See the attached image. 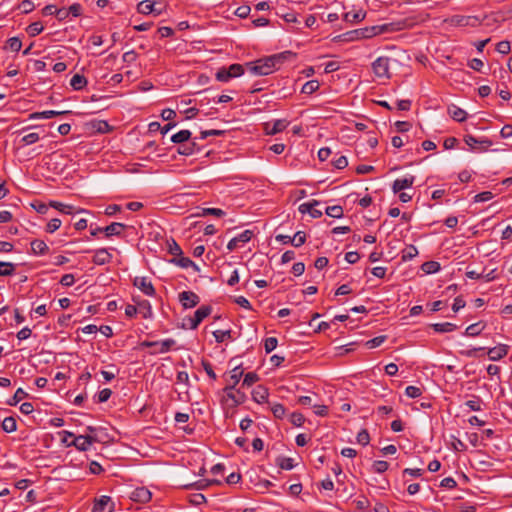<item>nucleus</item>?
Returning a JSON list of instances; mask_svg holds the SVG:
<instances>
[{"label": "nucleus", "mask_w": 512, "mask_h": 512, "mask_svg": "<svg viewBox=\"0 0 512 512\" xmlns=\"http://www.w3.org/2000/svg\"><path fill=\"white\" fill-rule=\"evenodd\" d=\"M292 55V52L285 51L268 57L260 58L256 61L248 62L245 64V67L253 75L266 76L277 70L279 66Z\"/></svg>", "instance_id": "obj_1"}, {"label": "nucleus", "mask_w": 512, "mask_h": 512, "mask_svg": "<svg viewBox=\"0 0 512 512\" xmlns=\"http://www.w3.org/2000/svg\"><path fill=\"white\" fill-rule=\"evenodd\" d=\"M224 396L222 398V403H227L229 400L232 402L231 407H237L238 405H241L246 400V395L241 390H236L234 392V386H226L223 389Z\"/></svg>", "instance_id": "obj_2"}, {"label": "nucleus", "mask_w": 512, "mask_h": 512, "mask_svg": "<svg viewBox=\"0 0 512 512\" xmlns=\"http://www.w3.org/2000/svg\"><path fill=\"white\" fill-rule=\"evenodd\" d=\"M372 70L375 76L379 78H390V59L388 57H378L372 63Z\"/></svg>", "instance_id": "obj_3"}, {"label": "nucleus", "mask_w": 512, "mask_h": 512, "mask_svg": "<svg viewBox=\"0 0 512 512\" xmlns=\"http://www.w3.org/2000/svg\"><path fill=\"white\" fill-rule=\"evenodd\" d=\"M173 345H175L174 339H165L162 341H144L141 343V346L143 347L154 348V350L150 352L151 354L166 353L171 349Z\"/></svg>", "instance_id": "obj_4"}, {"label": "nucleus", "mask_w": 512, "mask_h": 512, "mask_svg": "<svg viewBox=\"0 0 512 512\" xmlns=\"http://www.w3.org/2000/svg\"><path fill=\"white\" fill-rule=\"evenodd\" d=\"M212 312V307L209 306V305H203L201 307H199L195 313H194V317L192 318H189L188 321H189V328L190 329H196L199 324L206 318L208 317Z\"/></svg>", "instance_id": "obj_5"}, {"label": "nucleus", "mask_w": 512, "mask_h": 512, "mask_svg": "<svg viewBox=\"0 0 512 512\" xmlns=\"http://www.w3.org/2000/svg\"><path fill=\"white\" fill-rule=\"evenodd\" d=\"M179 301L184 309H189L197 306L200 302V298L192 291H183L179 294Z\"/></svg>", "instance_id": "obj_6"}, {"label": "nucleus", "mask_w": 512, "mask_h": 512, "mask_svg": "<svg viewBox=\"0 0 512 512\" xmlns=\"http://www.w3.org/2000/svg\"><path fill=\"white\" fill-rule=\"evenodd\" d=\"M95 442H100V440L98 438H92L91 434H86L74 437L72 445L80 451H87Z\"/></svg>", "instance_id": "obj_7"}, {"label": "nucleus", "mask_w": 512, "mask_h": 512, "mask_svg": "<svg viewBox=\"0 0 512 512\" xmlns=\"http://www.w3.org/2000/svg\"><path fill=\"white\" fill-rule=\"evenodd\" d=\"M133 285L141 290L147 296L155 295V288L147 277H135Z\"/></svg>", "instance_id": "obj_8"}, {"label": "nucleus", "mask_w": 512, "mask_h": 512, "mask_svg": "<svg viewBox=\"0 0 512 512\" xmlns=\"http://www.w3.org/2000/svg\"><path fill=\"white\" fill-rule=\"evenodd\" d=\"M253 237V231L252 230H245L242 233H240L238 236L232 238L228 244L227 249L229 251H233L236 248L239 247L240 244H245L251 240Z\"/></svg>", "instance_id": "obj_9"}, {"label": "nucleus", "mask_w": 512, "mask_h": 512, "mask_svg": "<svg viewBox=\"0 0 512 512\" xmlns=\"http://www.w3.org/2000/svg\"><path fill=\"white\" fill-rule=\"evenodd\" d=\"M450 22L457 26H472L476 27L480 24L478 17L476 16H463L455 15L451 18Z\"/></svg>", "instance_id": "obj_10"}, {"label": "nucleus", "mask_w": 512, "mask_h": 512, "mask_svg": "<svg viewBox=\"0 0 512 512\" xmlns=\"http://www.w3.org/2000/svg\"><path fill=\"white\" fill-rule=\"evenodd\" d=\"M112 254L106 248H100L95 250L92 262L95 265H105L112 261Z\"/></svg>", "instance_id": "obj_11"}, {"label": "nucleus", "mask_w": 512, "mask_h": 512, "mask_svg": "<svg viewBox=\"0 0 512 512\" xmlns=\"http://www.w3.org/2000/svg\"><path fill=\"white\" fill-rule=\"evenodd\" d=\"M289 122L286 119H278L273 123H265V131L267 135H275L287 128Z\"/></svg>", "instance_id": "obj_12"}, {"label": "nucleus", "mask_w": 512, "mask_h": 512, "mask_svg": "<svg viewBox=\"0 0 512 512\" xmlns=\"http://www.w3.org/2000/svg\"><path fill=\"white\" fill-rule=\"evenodd\" d=\"M509 351V346L506 344H499L493 348H489L487 355L491 361H498L504 358Z\"/></svg>", "instance_id": "obj_13"}, {"label": "nucleus", "mask_w": 512, "mask_h": 512, "mask_svg": "<svg viewBox=\"0 0 512 512\" xmlns=\"http://www.w3.org/2000/svg\"><path fill=\"white\" fill-rule=\"evenodd\" d=\"M318 204L319 201L313 200L311 202L302 203L298 209L302 214L309 213L313 218H320L322 216V211L315 208Z\"/></svg>", "instance_id": "obj_14"}, {"label": "nucleus", "mask_w": 512, "mask_h": 512, "mask_svg": "<svg viewBox=\"0 0 512 512\" xmlns=\"http://www.w3.org/2000/svg\"><path fill=\"white\" fill-rule=\"evenodd\" d=\"M415 181V176L405 177L403 179H396L392 184V191L394 193H399L404 189L410 188Z\"/></svg>", "instance_id": "obj_15"}, {"label": "nucleus", "mask_w": 512, "mask_h": 512, "mask_svg": "<svg viewBox=\"0 0 512 512\" xmlns=\"http://www.w3.org/2000/svg\"><path fill=\"white\" fill-rule=\"evenodd\" d=\"M169 263H172L181 268L192 267L194 271H199L198 265L195 262H193L190 258L184 257L183 254L178 257H173L172 259L169 260Z\"/></svg>", "instance_id": "obj_16"}, {"label": "nucleus", "mask_w": 512, "mask_h": 512, "mask_svg": "<svg viewBox=\"0 0 512 512\" xmlns=\"http://www.w3.org/2000/svg\"><path fill=\"white\" fill-rule=\"evenodd\" d=\"M151 497L152 494L147 488L139 487L132 492L131 499L136 502L146 503L150 501Z\"/></svg>", "instance_id": "obj_17"}, {"label": "nucleus", "mask_w": 512, "mask_h": 512, "mask_svg": "<svg viewBox=\"0 0 512 512\" xmlns=\"http://www.w3.org/2000/svg\"><path fill=\"white\" fill-rule=\"evenodd\" d=\"M126 228V225L119 222H113L110 225L103 228V233L107 238L112 236H119L122 234L123 230Z\"/></svg>", "instance_id": "obj_18"}, {"label": "nucleus", "mask_w": 512, "mask_h": 512, "mask_svg": "<svg viewBox=\"0 0 512 512\" xmlns=\"http://www.w3.org/2000/svg\"><path fill=\"white\" fill-rule=\"evenodd\" d=\"M137 11L141 14L155 13L156 15L161 14V10L155 8V2L150 0L141 1L137 5Z\"/></svg>", "instance_id": "obj_19"}, {"label": "nucleus", "mask_w": 512, "mask_h": 512, "mask_svg": "<svg viewBox=\"0 0 512 512\" xmlns=\"http://www.w3.org/2000/svg\"><path fill=\"white\" fill-rule=\"evenodd\" d=\"M268 396H269L268 389L266 387H264L263 385H258L252 391L253 400L259 404L267 402Z\"/></svg>", "instance_id": "obj_20"}, {"label": "nucleus", "mask_w": 512, "mask_h": 512, "mask_svg": "<svg viewBox=\"0 0 512 512\" xmlns=\"http://www.w3.org/2000/svg\"><path fill=\"white\" fill-rule=\"evenodd\" d=\"M199 150H200V148L198 147L197 143L195 141H191V142L184 143L181 146H179L177 149V152H178V154L183 155V156H190Z\"/></svg>", "instance_id": "obj_21"}, {"label": "nucleus", "mask_w": 512, "mask_h": 512, "mask_svg": "<svg viewBox=\"0 0 512 512\" xmlns=\"http://www.w3.org/2000/svg\"><path fill=\"white\" fill-rule=\"evenodd\" d=\"M486 327V324L482 321L469 325L464 332V335L469 337H475L481 334Z\"/></svg>", "instance_id": "obj_22"}, {"label": "nucleus", "mask_w": 512, "mask_h": 512, "mask_svg": "<svg viewBox=\"0 0 512 512\" xmlns=\"http://www.w3.org/2000/svg\"><path fill=\"white\" fill-rule=\"evenodd\" d=\"M47 244L40 239H35L31 242V251L36 255H44L48 252Z\"/></svg>", "instance_id": "obj_23"}, {"label": "nucleus", "mask_w": 512, "mask_h": 512, "mask_svg": "<svg viewBox=\"0 0 512 512\" xmlns=\"http://www.w3.org/2000/svg\"><path fill=\"white\" fill-rule=\"evenodd\" d=\"M17 430V420L13 415L6 416L2 420V431L11 433Z\"/></svg>", "instance_id": "obj_24"}, {"label": "nucleus", "mask_w": 512, "mask_h": 512, "mask_svg": "<svg viewBox=\"0 0 512 512\" xmlns=\"http://www.w3.org/2000/svg\"><path fill=\"white\" fill-rule=\"evenodd\" d=\"M431 328L438 333H448L457 329V326L450 322L434 323L430 325Z\"/></svg>", "instance_id": "obj_25"}, {"label": "nucleus", "mask_w": 512, "mask_h": 512, "mask_svg": "<svg viewBox=\"0 0 512 512\" xmlns=\"http://www.w3.org/2000/svg\"><path fill=\"white\" fill-rule=\"evenodd\" d=\"M366 12L358 10L356 12H347L344 14V20L349 23H357L364 20Z\"/></svg>", "instance_id": "obj_26"}, {"label": "nucleus", "mask_w": 512, "mask_h": 512, "mask_svg": "<svg viewBox=\"0 0 512 512\" xmlns=\"http://www.w3.org/2000/svg\"><path fill=\"white\" fill-rule=\"evenodd\" d=\"M87 83V79L80 74H75L70 80L71 87L76 91L82 90Z\"/></svg>", "instance_id": "obj_27"}, {"label": "nucleus", "mask_w": 512, "mask_h": 512, "mask_svg": "<svg viewBox=\"0 0 512 512\" xmlns=\"http://www.w3.org/2000/svg\"><path fill=\"white\" fill-rule=\"evenodd\" d=\"M243 376V369L241 368V365H236L230 372V384L227 386H234L239 383L241 377Z\"/></svg>", "instance_id": "obj_28"}, {"label": "nucleus", "mask_w": 512, "mask_h": 512, "mask_svg": "<svg viewBox=\"0 0 512 512\" xmlns=\"http://www.w3.org/2000/svg\"><path fill=\"white\" fill-rule=\"evenodd\" d=\"M70 111H54V110H47L43 112H35L31 115L32 118H43V119H49L54 116L69 114Z\"/></svg>", "instance_id": "obj_29"}, {"label": "nucleus", "mask_w": 512, "mask_h": 512, "mask_svg": "<svg viewBox=\"0 0 512 512\" xmlns=\"http://www.w3.org/2000/svg\"><path fill=\"white\" fill-rule=\"evenodd\" d=\"M191 138V132L189 130H181L176 134L172 135L171 141L176 144H184Z\"/></svg>", "instance_id": "obj_30"}, {"label": "nucleus", "mask_w": 512, "mask_h": 512, "mask_svg": "<svg viewBox=\"0 0 512 512\" xmlns=\"http://www.w3.org/2000/svg\"><path fill=\"white\" fill-rule=\"evenodd\" d=\"M449 114L457 122H463L467 118L466 111L457 106H452V108H449Z\"/></svg>", "instance_id": "obj_31"}, {"label": "nucleus", "mask_w": 512, "mask_h": 512, "mask_svg": "<svg viewBox=\"0 0 512 512\" xmlns=\"http://www.w3.org/2000/svg\"><path fill=\"white\" fill-rule=\"evenodd\" d=\"M111 502V498L109 496L103 495L99 499L95 501L93 512H104L106 506Z\"/></svg>", "instance_id": "obj_32"}, {"label": "nucleus", "mask_w": 512, "mask_h": 512, "mask_svg": "<svg viewBox=\"0 0 512 512\" xmlns=\"http://www.w3.org/2000/svg\"><path fill=\"white\" fill-rule=\"evenodd\" d=\"M320 87V83L318 80H310L307 81L301 89V92L304 94H312L316 92Z\"/></svg>", "instance_id": "obj_33"}, {"label": "nucleus", "mask_w": 512, "mask_h": 512, "mask_svg": "<svg viewBox=\"0 0 512 512\" xmlns=\"http://www.w3.org/2000/svg\"><path fill=\"white\" fill-rule=\"evenodd\" d=\"M49 206L57 209L58 211H60L61 213H64V214H72L73 210H74L73 206L63 204L58 201H50Z\"/></svg>", "instance_id": "obj_34"}, {"label": "nucleus", "mask_w": 512, "mask_h": 512, "mask_svg": "<svg viewBox=\"0 0 512 512\" xmlns=\"http://www.w3.org/2000/svg\"><path fill=\"white\" fill-rule=\"evenodd\" d=\"M22 47V41L19 37H12L6 41L5 48L13 52H18Z\"/></svg>", "instance_id": "obj_35"}, {"label": "nucleus", "mask_w": 512, "mask_h": 512, "mask_svg": "<svg viewBox=\"0 0 512 512\" xmlns=\"http://www.w3.org/2000/svg\"><path fill=\"white\" fill-rule=\"evenodd\" d=\"M440 268V263L437 261H427L422 264V270L427 274L436 273Z\"/></svg>", "instance_id": "obj_36"}, {"label": "nucleus", "mask_w": 512, "mask_h": 512, "mask_svg": "<svg viewBox=\"0 0 512 512\" xmlns=\"http://www.w3.org/2000/svg\"><path fill=\"white\" fill-rule=\"evenodd\" d=\"M27 396V393L19 388L17 389V391L15 392V394L6 401V403L9 405V406H15L17 405L22 399H24L25 397Z\"/></svg>", "instance_id": "obj_37"}, {"label": "nucleus", "mask_w": 512, "mask_h": 512, "mask_svg": "<svg viewBox=\"0 0 512 512\" xmlns=\"http://www.w3.org/2000/svg\"><path fill=\"white\" fill-rule=\"evenodd\" d=\"M40 139V134L38 132H31L24 135L19 143L22 145H31L36 143Z\"/></svg>", "instance_id": "obj_38"}, {"label": "nucleus", "mask_w": 512, "mask_h": 512, "mask_svg": "<svg viewBox=\"0 0 512 512\" xmlns=\"http://www.w3.org/2000/svg\"><path fill=\"white\" fill-rule=\"evenodd\" d=\"M167 245H168V253L173 255L174 257H178L183 254L181 247L174 239L167 241Z\"/></svg>", "instance_id": "obj_39"}, {"label": "nucleus", "mask_w": 512, "mask_h": 512, "mask_svg": "<svg viewBox=\"0 0 512 512\" xmlns=\"http://www.w3.org/2000/svg\"><path fill=\"white\" fill-rule=\"evenodd\" d=\"M139 312L142 314L143 318H149L152 316V308L147 300H143L138 303Z\"/></svg>", "instance_id": "obj_40"}, {"label": "nucleus", "mask_w": 512, "mask_h": 512, "mask_svg": "<svg viewBox=\"0 0 512 512\" xmlns=\"http://www.w3.org/2000/svg\"><path fill=\"white\" fill-rule=\"evenodd\" d=\"M43 29H44V27H43L42 23H41V22H39V21H37V22H33V23H31V24L27 27L26 31H27V33L29 34V36H31V37H35V36H37L38 34H40V33L43 31Z\"/></svg>", "instance_id": "obj_41"}, {"label": "nucleus", "mask_w": 512, "mask_h": 512, "mask_svg": "<svg viewBox=\"0 0 512 512\" xmlns=\"http://www.w3.org/2000/svg\"><path fill=\"white\" fill-rule=\"evenodd\" d=\"M232 331L231 330H216L213 332V336L218 343L224 342L226 339L232 338Z\"/></svg>", "instance_id": "obj_42"}, {"label": "nucleus", "mask_w": 512, "mask_h": 512, "mask_svg": "<svg viewBox=\"0 0 512 512\" xmlns=\"http://www.w3.org/2000/svg\"><path fill=\"white\" fill-rule=\"evenodd\" d=\"M215 78L220 82H229L231 79H233L226 67L218 69L215 74Z\"/></svg>", "instance_id": "obj_43"}, {"label": "nucleus", "mask_w": 512, "mask_h": 512, "mask_svg": "<svg viewBox=\"0 0 512 512\" xmlns=\"http://www.w3.org/2000/svg\"><path fill=\"white\" fill-rule=\"evenodd\" d=\"M206 215L222 217L225 215V211H223L220 208H203L201 213L196 214V216H206Z\"/></svg>", "instance_id": "obj_44"}, {"label": "nucleus", "mask_w": 512, "mask_h": 512, "mask_svg": "<svg viewBox=\"0 0 512 512\" xmlns=\"http://www.w3.org/2000/svg\"><path fill=\"white\" fill-rule=\"evenodd\" d=\"M325 213L333 218H341L343 216V208L339 205L329 206L326 208Z\"/></svg>", "instance_id": "obj_45"}, {"label": "nucleus", "mask_w": 512, "mask_h": 512, "mask_svg": "<svg viewBox=\"0 0 512 512\" xmlns=\"http://www.w3.org/2000/svg\"><path fill=\"white\" fill-rule=\"evenodd\" d=\"M259 380V376L255 372H248L244 375L242 386L250 387Z\"/></svg>", "instance_id": "obj_46"}, {"label": "nucleus", "mask_w": 512, "mask_h": 512, "mask_svg": "<svg viewBox=\"0 0 512 512\" xmlns=\"http://www.w3.org/2000/svg\"><path fill=\"white\" fill-rule=\"evenodd\" d=\"M228 71L230 72L232 78L240 77L244 74V66L241 64H231L228 68Z\"/></svg>", "instance_id": "obj_47"}, {"label": "nucleus", "mask_w": 512, "mask_h": 512, "mask_svg": "<svg viewBox=\"0 0 512 512\" xmlns=\"http://www.w3.org/2000/svg\"><path fill=\"white\" fill-rule=\"evenodd\" d=\"M271 411L275 418L282 419L285 416L286 409L280 403H275L271 406Z\"/></svg>", "instance_id": "obj_48"}, {"label": "nucleus", "mask_w": 512, "mask_h": 512, "mask_svg": "<svg viewBox=\"0 0 512 512\" xmlns=\"http://www.w3.org/2000/svg\"><path fill=\"white\" fill-rule=\"evenodd\" d=\"M277 465L284 470H291L294 468L293 459L290 457H281L277 460Z\"/></svg>", "instance_id": "obj_49"}, {"label": "nucleus", "mask_w": 512, "mask_h": 512, "mask_svg": "<svg viewBox=\"0 0 512 512\" xmlns=\"http://www.w3.org/2000/svg\"><path fill=\"white\" fill-rule=\"evenodd\" d=\"M306 241V233L303 231H298L295 233V235L292 237V245L294 247H300L302 246Z\"/></svg>", "instance_id": "obj_50"}, {"label": "nucleus", "mask_w": 512, "mask_h": 512, "mask_svg": "<svg viewBox=\"0 0 512 512\" xmlns=\"http://www.w3.org/2000/svg\"><path fill=\"white\" fill-rule=\"evenodd\" d=\"M278 345V340L275 337H268L264 341V348L267 354L271 353L274 349H276Z\"/></svg>", "instance_id": "obj_51"}, {"label": "nucleus", "mask_w": 512, "mask_h": 512, "mask_svg": "<svg viewBox=\"0 0 512 512\" xmlns=\"http://www.w3.org/2000/svg\"><path fill=\"white\" fill-rule=\"evenodd\" d=\"M359 30H360V38L361 39L371 38L378 34L377 27H375V26L361 28Z\"/></svg>", "instance_id": "obj_52"}, {"label": "nucleus", "mask_w": 512, "mask_h": 512, "mask_svg": "<svg viewBox=\"0 0 512 512\" xmlns=\"http://www.w3.org/2000/svg\"><path fill=\"white\" fill-rule=\"evenodd\" d=\"M418 254V250L414 245L408 246L404 251L402 255V259L404 261L413 259Z\"/></svg>", "instance_id": "obj_53"}, {"label": "nucleus", "mask_w": 512, "mask_h": 512, "mask_svg": "<svg viewBox=\"0 0 512 512\" xmlns=\"http://www.w3.org/2000/svg\"><path fill=\"white\" fill-rule=\"evenodd\" d=\"M290 422L296 427H301L305 422V417L299 412H293L290 416Z\"/></svg>", "instance_id": "obj_54"}, {"label": "nucleus", "mask_w": 512, "mask_h": 512, "mask_svg": "<svg viewBox=\"0 0 512 512\" xmlns=\"http://www.w3.org/2000/svg\"><path fill=\"white\" fill-rule=\"evenodd\" d=\"M464 141L465 143L470 146L471 148H474L475 144H478V143H485L487 144L488 146H490L492 144V142L490 140H481L479 141L478 139H476L474 136L472 135H466L464 137Z\"/></svg>", "instance_id": "obj_55"}, {"label": "nucleus", "mask_w": 512, "mask_h": 512, "mask_svg": "<svg viewBox=\"0 0 512 512\" xmlns=\"http://www.w3.org/2000/svg\"><path fill=\"white\" fill-rule=\"evenodd\" d=\"M389 468V464L387 461L384 460H377L373 463V470L376 473H384Z\"/></svg>", "instance_id": "obj_56"}, {"label": "nucleus", "mask_w": 512, "mask_h": 512, "mask_svg": "<svg viewBox=\"0 0 512 512\" xmlns=\"http://www.w3.org/2000/svg\"><path fill=\"white\" fill-rule=\"evenodd\" d=\"M357 442L363 446H366L370 442V435L366 429H362L357 434Z\"/></svg>", "instance_id": "obj_57"}, {"label": "nucleus", "mask_w": 512, "mask_h": 512, "mask_svg": "<svg viewBox=\"0 0 512 512\" xmlns=\"http://www.w3.org/2000/svg\"><path fill=\"white\" fill-rule=\"evenodd\" d=\"M61 223V220L58 218L51 219L46 225V232L54 233L56 230L60 228Z\"/></svg>", "instance_id": "obj_58"}, {"label": "nucleus", "mask_w": 512, "mask_h": 512, "mask_svg": "<svg viewBox=\"0 0 512 512\" xmlns=\"http://www.w3.org/2000/svg\"><path fill=\"white\" fill-rule=\"evenodd\" d=\"M405 394L410 398H418L422 395V389L416 386H407Z\"/></svg>", "instance_id": "obj_59"}, {"label": "nucleus", "mask_w": 512, "mask_h": 512, "mask_svg": "<svg viewBox=\"0 0 512 512\" xmlns=\"http://www.w3.org/2000/svg\"><path fill=\"white\" fill-rule=\"evenodd\" d=\"M481 403H482V401L479 397H474V399L468 400L465 404L472 411H480L482 409Z\"/></svg>", "instance_id": "obj_60"}, {"label": "nucleus", "mask_w": 512, "mask_h": 512, "mask_svg": "<svg viewBox=\"0 0 512 512\" xmlns=\"http://www.w3.org/2000/svg\"><path fill=\"white\" fill-rule=\"evenodd\" d=\"M423 473H424V470L420 469V468H414V469L413 468H406V469L403 470L402 475H403V477H405L406 475H409L411 477L417 478V477L422 476Z\"/></svg>", "instance_id": "obj_61"}, {"label": "nucleus", "mask_w": 512, "mask_h": 512, "mask_svg": "<svg viewBox=\"0 0 512 512\" xmlns=\"http://www.w3.org/2000/svg\"><path fill=\"white\" fill-rule=\"evenodd\" d=\"M493 198V193L490 191H484L481 193H478L474 197L475 202H486Z\"/></svg>", "instance_id": "obj_62"}, {"label": "nucleus", "mask_w": 512, "mask_h": 512, "mask_svg": "<svg viewBox=\"0 0 512 512\" xmlns=\"http://www.w3.org/2000/svg\"><path fill=\"white\" fill-rule=\"evenodd\" d=\"M496 50L501 54H508L511 50V45L509 41H500L496 45Z\"/></svg>", "instance_id": "obj_63"}, {"label": "nucleus", "mask_w": 512, "mask_h": 512, "mask_svg": "<svg viewBox=\"0 0 512 512\" xmlns=\"http://www.w3.org/2000/svg\"><path fill=\"white\" fill-rule=\"evenodd\" d=\"M31 207L35 209L39 214H45L48 211V206L38 200L32 202Z\"/></svg>", "instance_id": "obj_64"}]
</instances>
